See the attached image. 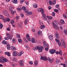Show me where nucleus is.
Segmentation results:
<instances>
[{
  "label": "nucleus",
  "mask_w": 67,
  "mask_h": 67,
  "mask_svg": "<svg viewBox=\"0 0 67 67\" xmlns=\"http://www.w3.org/2000/svg\"><path fill=\"white\" fill-rule=\"evenodd\" d=\"M0 59V63H4L5 62H8V60L7 59L1 57Z\"/></svg>",
  "instance_id": "obj_1"
},
{
  "label": "nucleus",
  "mask_w": 67,
  "mask_h": 67,
  "mask_svg": "<svg viewBox=\"0 0 67 67\" xmlns=\"http://www.w3.org/2000/svg\"><path fill=\"white\" fill-rule=\"evenodd\" d=\"M51 59V58H50L49 57H48L47 58L46 57L42 56L40 58V59H41V60H47V59L48 60H49H49Z\"/></svg>",
  "instance_id": "obj_2"
},
{
  "label": "nucleus",
  "mask_w": 67,
  "mask_h": 67,
  "mask_svg": "<svg viewBox=\"0 0 67 67\" xmlns=\"http://www.w3.org/2000/svg\"><path fill=\"white\" fill-rule=\"evenodd\" d=\"M61 41L63 46L64 47V48H66V46L65 43V41H64V39L63 38L61 39Z\"/></svg>",
  "instance_id": "obj_3"
},
{
  "label": "nucleus",
  "mask_w": 67,
  "mask_h": 67,
  "mask_svg": "<svg viewBox=\"0 0 67 67\" xmlns=\"http://www.w3.org/2000/svg\"><path fill=\"white\" fill-rule=\"evenodd\" d=\"M19 63L20 65L21 66H24V60H23L20 61L19 62Z\"/></svg>",
  "instance_id": "obj_4"
},
{
  "label": "nucleus",
  "mask_w": 67,
  "mask_h": 67,
  "mask_svg": "<svg viewBox=\"0 0 67 67\" xmlns=\"http://www.w3.org/2000/svg\"><path fill=\"white\" fill-rule=\"evenodd\" d=\"M55 40L56 42H57L58 46H62V44L61 42L60 41H59V40H57V38H56L55 39Z\"/></svg>",
  "instance_id": "obj_5"
},
{
  "label": "nucleus",
  "mask_w": 67,
  "mask_h": 67,
  "mask_svg": "<svg viewBox=\"0 0 67 67\" xmlns=\"http://www.w3.org/2000/svg\"><path fill=\"white\" fill-rule=\"evenodd\" d=\"M3 13L5 15L7 16H9V14L8 12L6 10H4Z\"/></svg>",
  "instance_id": "obj_6"
},
{
  "label": "nucleus",
  "mask_w": 67,
  "mask_h": 67,
  "mask_svg": "<svg viewBox=\"0 0 67 67\" xmlns=\"http://www.w3.org/2000/svg\"><path fill=\"white\" fill-rule=\"evenodd\" d=\"M49 52L51 53V54H53L56 52V50L55 49H52L50 50L49 51Z\"/></svg>",
  "instance_id": "obj_7"
},
{
  "label": "nucleus",
  "mask_w": 67,
  "mask_h": 67,
  "mask_svg": "<svg viewBox=\"0 0 67 67\" xmlns=\"http://www.w3.org/2000/svg\"><path fill=\"white\" fill-rule=\"evenodd\" d=\"M59 53L60 54L61 56L62 55V51H61L60 50H59V53L57 51L55 52V54L57 55H58Z\"/></svg>",
  "instance_id": "obj_8"
},
{
  "label": "nucleus",
  "mask_w": 67,
  "mask_h": 67,
  "mask_svg": "<svg viewBox=\"0 0 67 67\" xmlns=\"http://www.w3.org/2000/svg\"><path fill=\"white\" fill-rule=\"evenodd\" d=\"M10 49L12 51H14V50H16V48L14 46H12L10 47Z\"/></svg>",
  "instance_id": "obj_9"
},
{
  "label": "nucleus",
  "mask_w": 67,
  "mask_h": 67,
  "mask_svg": "<svg viewBox=\"0 0 67 67\" xmlns=\"http://www.w3.org/2000/svg\"><path fill=\"white\" fill-rule=\"evenodd\" d=\"M55 35L56 38L58 39H59V35H58L57 33H56L55 34Z\"/></svg>",
  "instance_id": "obj_10"
},
{
  "label": "nucleus",
  "mask_w": 67,
  "mask_h": 67,
  "mask_svg": "<svg viewBox=\"0 0 67 67\" xmlns=\"http://www.w3.org/2000/svg\"><path fill=\"white\" fill-rule=\"evenodd\" d=\"M53 36L52 35H50L49 36V38L50 40H53Z\"/></svg>",
  "instance_id": "obj_11"
},
{
  "label": "nucleus",
  "mask_w": 67,
  "mask_h": 67,
  "mask_svg": "<svg viewBox=\"0 0 67 67\" xmlns=\"http://www.w3.org/2000/svg\"><path fill=\"white\" fill-rule=\"evenodd\" d=\"M12 35L11 34H9V36H8V38H9V39H10V40H11L12 38Z\"/></svg>",
  "instance_id": "obj_12"
},
{
  "label": "nucleus",
  "mask_w": 67,
  "mask_h": 67,
  "mask_svg": "<svg viewBox=\"0 0 67 67\" xmlns=\"http://www.w3.org/2000/svg\"><path fill=\"white\" fill-rule=\"evenodd\" d=\"M33 13L32 12H28V13H26V14L27 15H32Z\"/></svg>",
  "instance_id": "obj_13"
},
{
  "label": "nucleus",
  "mask_w": 67,
  "mask_h": 67,
  "mask_svg": "<svg viewBox=\"0 0 67 67\" xmlns=\"http://www.w3.org/2000/svg\"><path fill=\"white\" fill-rule=\"evenodd\" d=\"M13 55L14 56H16L17 55V52L15 51H14L13 53Z\"/></svg>",
  "instance_id": "obj_14"
},
{
  "label": "nucleus",
  "mask_w": 67,
  "mask_h": 67,
  "mask_svg": "<svg viewBox=\"0 0 67 67\" xmlns=\"http://www.w3.org/2000/svg\"><path fill=\"white\" fill-rule=\"evenodd\" d=\"M29 21L28 20V19H26L25 21L24 24L25 25H26L27 24V22Z\"/></svg>",
  "instance_id": "obj_15"
},
{
  "label": "nucleus",
  "mask_w": 67,
  "mask_h": 67,
  "mask_svg": "<svg viewBox=\"0 0 67 67\" xmlns=\"http://www.w3.org/2000/svg\"><path fill=\"white\" fill-rule=\"evenodd\" d=\"M7 47L8 49H10V44H8L7 45Z\"/></svg>",
  "instance_id": "obj_16"
},
{
  "label": "nucleus",
  "mask_w": 67,
  "mask_h": 67,
  "mask_svg": "<svg viewBox=\"0 0 67 67\" xmlns=\"http://www.w3.org/2000/svg\"><path fill=\"white\" fill-rule=\"evenodd\" d=\"M12 1L14 3H16L18 1L17 0H12Z\"/></svg>",
  "instance_id": "obj_17"
},
{
  "label": "nucleus",
  "mask_w": 67,
  "mask_h": 67,
  "mask_svg": "<svg viewBox=\"0 0 67 67\" xmlns=\"http://www.w3.org/2000/svg\"><path fill=\"white\" fill-rule=\"evenodd\" d=\"M5 54L6 55H7L8 56H10V53L9 52H5Z\"/></svg>",
  "instance_id": "obj_18"
},
{
  "label": "nucleus",
  "mask_w": 67,
  "mask_h": 67,
  "mask_svg": "<svg viewBox=\"0 0 67 67\" xmlns=\"http://www.w3.org/2000/svg\"><path fill=\"white\" fill-rule=\"evenodd\" d=\"M45 28V26L44 25H42L40 27V29H44Z\"/></svg>",
  "instance_id": "obj_19"
},
{
  "label": "nucleus",
  "mask_w": 67,
  "mask_h": 67,
  "mask_svg": "<svg viewBox=\"0 0 67 67\" xmlns=\"http://www.w3.org/2000/svg\"><path fill=\"white\" fill-rule=\"evenodd\" d=\"M34 64L35 65H38V61L36 60L34 62Z\"/></svg>",
  "instance_id": "obj_20"
},
{
  "label": "nucleus",
  "mask_w": 67,
  "mask_h": 67,
  "mask_svg": "<svg viewBox=\"0 0 67 67\" xmlns=\"http://www.w3.org/2000/svg\"><path fill=\"white\" fill-rule=\"evenodd\" d=\"M11 13L12 15H14V13H16V11L12 10L11 11Z\"/></svg>",
  "instance_id": "obj_21"
},
{
  "label": "nucleus",
  "mask_w": 67,
  "mask_h": 67,
  "mask_svg": "<svg viewBox=\"0 0 67 67\" xmlns=\"http://www.w3.org/2000/svg\"><path fill=\"white\" fill-rule=\"evenodd\" d=\"M31 42L32 43H35V39L34 38H31Z\"/></svg>",
  "instance_id": "obj_22"
},
{
  "label": "nucleus",
  "mask_w": 67,
  "mask_h": 67,
  "mask_svg": "<svg viewBox=\"0 0 67 67\" xmlns=\"http://www.w3.org/2000/svg\"><path fill=\"white\" fill-rule=\"evenodd\" d=\"M33 7H34V8H36L37 7V4H34Z\"/></svg>",
  "instance_id": "obj_23"
},
{
  "label": "nucleus",
  "mask_w": 67,
  "mask_h": 67,
  "mask_svg": "<svg viewBox=\"0 0 67 67\" xmlns=\"http://www.w3.org/2000/svg\"><path fill=\"white\" fill-rule=\"evenodd\" d=\"M18 41L19 43H20L22 42V40L21 39H18Z\"/></svg>",
  "instance_id": "obj_24"
},
{
  "label": "nucleus",
  "mask_w": 67,
  "mask_h": 67,
  "mask_svg": "<svg viewBox=\"0 0 67 67\" xmlns=\"http://www.w3.org/2000/svg\"><path fill=\"white\" fill-rule=\"evenodd\" d=\"M60 22L61 23H62V24H64L65 23V21H64V20L63 19L61 20Z\"/></svg>",
  "instance_id": "obj_25"
},
{
  "label": "nucleus",
  "mask_w": 67,
  "mask_h": 67,
  "mask_svg": "<svg viewBox=\"0 0 67 67\" xmlns=\"http://www.w3.org/2000/svg\"><path fill=\"white\" fill-rule=\"evenodd\" d=\"M54 28L55 29H57V30H58V26H57L56 25H55L54 26Z\"/></svg>",
  "instance_id": "obj_26"
},
{
  "label": "nucleus",
  "mask_w": 67,
  "mask_h": 67,
  "mask_svg": "<svg viewBox=\"0 0 67 67\" xmlns=\"http://www.w3.org/2000/svg\"><path fill=\"white\" fill-rule=\"evenodd\" d=\"M40 12H41V13H44V10L42 8H41V10H40Z\"/></svg>",
  "instance_id": "obj_27"
},
{
  "label": "nucleus",
  "mask_w": 67,
  "mask_h": 67,
  "mask_svg": "<svg viewBox=\"0 0 67 67\" xmlns=\"http://www.w3.org/2000/svg\"><path fill=\"white\" fill-rule=\"evenodd\" d=\"M0 19H4V17L3 15H0Z\"/></svg>",
  "instance_id": "obj_28"
},
{
  "label": "nucleus",
  "mask_w": 67,
  "mask_h": 67,
  "mask_svg": "<svg viewBox=\"0 0 67 67\" xmlns=\"http://www.w3.org/2000/svg\"><path fill=\"white\" fill-rule=\"evenodd\" d=\"M24 41L26 42L27 43V42H28V38H25L24 39Z\"/></svg>",
  "instance_id": "obj_29"
},
{
  "label": "nucleus",
  "mask_w": 67,
  "mask_h": 67,
  "mask_svg": "<svg viewBox=\"0 0 67 67\" xmlns=\"http://www.w3.org/2000/svg\"><path fill=\"white\" fill-rule=\"evenodd\" d=\"M2 43L4 44H7V43H6L5 40H3L2 42Z\"/></svg>",
  "instance_id": "obj_30"
},
{
  "label": "nucleus",
  "mask_w": 67,
  "mask_h": 67,
  "mask_svg": "<svg viewBox=\"0 0 67 67\" xmlns=\"http://www.w3.org/2000/svg\"><path fill=\"white\" fill-rule=\"evenodd\" d=\"M56 63L57 64H58L59 63V60L58 59H57L56 60Z\"/></svg>",
  "instance_id": "obj_31"
},
{
  "label": "nucleus",
  "mask_w": 67,
  "mask_h": 67,
  "mask_svg": "<svg viewBox=\"0 0 67 67\" xmlns=\"http://www.w3.org/2000/svg\"><path fill=\"white\" fill-rule=\"evenodd\" d=\"M53 5H55L56 4V0H53Z\"/></svg>",
  "instance_id": "obj_32"
},
{
  "label": "nucleus",
  "mask_w": 67,
  "mask_h": 67,
  "mask_svg": "<svg viewBox=\"0 0 67 67\" xmlns=\"http://www.w3.org/2000/svg\"><path fill=\"white\" fill-rule=\"evenodd\" d=\"M4 39L5 40H9V38H8V36H6L4 37Z\"/></svg>",
  "instance_id": "obj_33"
},
{
  "label": "nucleus",
  "mask_w": 67,
  "mask_h": 67,
  "mask_svg": "<svg viewBox=\"0 0 67 67\" xmlns=\"http://www.w3.org/2000/svg\"><path fill=\"white\" fill-rule=\"evenodd\" d=\"M26 37H27V38H29V39H30V36L28 34H27V36H26Z\"/></svg>",
  "instance_id": "obj_34"
},
{
  "label": "nucleus",
  "mask_w": 67,
  "mask_h": 67,
  "mask_svg": "<svg viewBox=\"0 0 67 67\" xmlns=\"http://www.w3.org/2000/svg\"><path fill=\"white\" fill-rule=\"evenodd\" d=\"M64 34H65L67 35V31H66V30H64Z\"/></svg>",
  "instance_id": "obj_35"
},
{
  "label": "nucleus",
  "mask_w": 67,
  "mask_h": 67,
  "mask_svg": "<svg viewBox=\"0 0 67 67\" xmlns=\"http://www.w3.org/2000/svg\"><path fill=\"white\" fill-rule=\"evenodd\" d=\"M3 27V25L2 24H0V29H2Z\"/></svg>",
  "instance_id": "obj_36"
},
{
  "label": "nucleus",
  "mask_w": 67,
  "mask_h": 67,
  "mask_svg": "<svg viewBox=\"0 0 67 67\" xmlns=\"http://www.w3.org/2000/svg\"><path fill=\"white\" fill-rule=\"evenodd\" d=\"M35 48L36 49H38V50H39V49H40V47H38V46H36L35 47Z\"/></svg>",
  "instance_id": "obj_37"
},
{
  "label": "nucleus",
  "mask_w": 67,
  "mask_h": 67,
  "mask_svg": "<svg viewBox=\"0 0 67 67\" xmlns=\"http://www.w3.org/2000/svg\"><path fill=\"white\" fill-rule=\"evenodd\" d=\"M22 9L23 10H26V8L25 6H23L22 7Z\"/></svg>",
  "instance_id": "obj_38"
},
{
  "label": "nucleus",
  "mask_w": 67,
  "mask_h": 67,
  "mask_svg": "<svg viewBox=\"0 0 67 67\" xmlns=\"http://www.w3.org/2000/svg\"><path fill=\"white\" fill-rule=\"evenodd\" d=\"M42 15H43V17L45 19H46V15L44 14H42Z\"/></svg>",
  "instance_id": "obj_39"
},
{
  "label": "nucleus",
  "mask_w": 67,
  "mask_h": 67,
  "mask_svg": "<svg viewBox=\"0 0 67 67\" xmlns=\"http://www.w3.org/2000/svg\"><path fill=\"white\" fill-rule=\"evenodd\" d=\"M52 1H50L49 2V3L50 5H52L53 4L52 3Z\"/></svg>",
  "instance_id": "obj_40"
},
{
  "label": "nucleus",
  "mask_w": 67,
  "mask_h": 67,
  "mask_svg": "<svg viewBox=\"0 0 67 67\" xmlns=\"http://www.w3.org/2000/svg\"><path fill=\"white\" fill-rule=\"evenodd\" d=\"M14 20H12L10 21V23L11 24H14Z\"/></svg>",
  "instance_id": "obj_41"
},
{
  "label": "nucleus",
  "mask_w": 67,
  "mask_h": 67,
  "mask_svg": "<svg viewBox=\"0 0 67 67\" xmlns=\"http://www.w3.org/2000/svg\"><path fill=\"white\" fill-rule=\"evenodd\" d=\"M63 15L64 18H65V19H66L67 18V16H66V15L65 14H64Z\"/></svg>",
  "instance_id": "obj_42"
},
{
  "label": "nucleus",
  "mask_w": 67,
  "mask_h": 67,
  "mask_svg": "<svg viewBox=\"0 0 67 67\" xmlns=\"http://www.w3.org/2000/svg\"><path fill=\"white\" fill-rule=\"evenodd\" d=\"M53 61H54V60L53 59H50L49 60V62L50 63H53Z\"/></svg>",
  "instance_id": "obj_43"
},
{
  "label": "nucleus",
  "mask_w": 67,
  "mask_h": 67,
  "mask_svg": "<svg viewBox=\"0 0 67 67\" xmlns=\"http://www.w3.org/2000/svg\"><path fill=\"white\" fill-rule=\"evenodd\" d=\"M7 19V22H9L10 21V19L9 18H8Z\"/></svg>",
  "instance_id": "obj_44"
},
{
  "label": "nucleus",
  "mask_w": 67,
  "mask_h": 67,
  "mask_svg": "<svg viewBox=\"0 0 67 67\" xmlns=\"http://www.w3.org/2000/svg\"><path fill=\"white\" fill-rule=\"evenodd\" d=\"M44 49V47H43L42 46H41L40 47V49Z\"/></svg>",
  "instance_id": "obj_45"
},
{
  "label": "nucleus",
  "mask_w": 67,
  "mask_h": 67,
  "mask_svg": "<svg viewBox=\"0 0 67 67\" xmlns=\"http://www.w3.org/2000/svg\"><path fill=\"white\" fill-rule=\"evenodd\" d=\"M48 19L50 20H52V19H53V17L51 16H50L48 17Z\"/></svg>",
  "instance_id": "obj_46"
},
{
  "label": "nucleus",
  "mask_w": 67,
  "mask_h": 67,
  "mask_svg": "<svg viewBox=\"0 0 67 67\" xmlns=\"http://www.w3.org/2000/svg\"><path fill=\"white\" fill-rule=\"evenodd\" d=\"M38 34L39 35H41V31H38Z\"/></svg>",
  "instance_id": "obj_47"
},
{
  "label": "nucleus",
  "mask_w": 67,
  "mask_h": 67,
  "mask_svg": "<svg viewBox=\"0 0 67 67\" xmlns=\"http://www.w3.org/2000/svg\"><path fill=\"white\" fill-rule=\"evenodd\" d=\"M20 16L21 18H23L24 16V14L22 13H21L20 14Z\"/></svg>",
  "instance_id": "obj_48"
},
{
  "label": "nucleus",
  "mask_w": 67,
  "mask_h": 67,
  "mask_svg": "<svg viewBox=\"0 0 67 67\" xmlns=\"http://www.w3.org/2000/svg\"><path fill=\"white\" fill-rule=\"evenodd\" d=\"M17 38H20V35L19 34L17 35Z\"/></svg>",
  "instance_id": "obj_49"
},
{
  "label": "nucleus",
  "mask_w": 67,
  "mask_h": 67,
  "mask_svg": "<svg viewBox=\"0 0 67 67\" xmlns=\"http://www.w3.org/2000/svg\"><path fill=\"white\" fill-rule=\"evenodd\" d=\"M54 12H58V9H54Z\"/></svg>",
  "instance_id": "obj_50"
},
{
  "label": "nucleus",
  "mask_w": 67,
  "mask_h": 67,
  "mask_svg": "<svg viewBox=\"0 0 67 67\" xmlns=\"http://www.w3.org/2000/svg\"><path fill=\"white\" fill-rule=\"evenodd\" d=\"M27 11L28 10L27 9H25L24 10V12L25 13H28V12H27Z\"/></svg>",
  "instance_id": "obj_51"
},
{
  "label": "nucleus",
  "mask_w": 67,
  "mask_h": 67,
  "mask_svg": "<svg viewBox=\"0 0 67 67\" xmlns=\"http://www.w3.org/2000/svg\"><path fill=\"white\" fill-rule=\"evenodd\" d=\"M32 32H35V29H34V28H32Z\"/></svg>",
  "instance_id": "obj_52"
},
{
  "label": "nucleus",
  "mask_w": 67,
  "mask_h": 67,
  "mask_svg": "<svg viewBox=\"0 0 67 67\" xmlns=\"http://www.w3.org/2000/svg\"><path fill=\"white\" fill-rule=\"evenodd\" d=\"M52 14L53 15V16H55V12H53Z\"/></svg>",
  "instance_id": "obj_53"
},
{
  "label": "nucleus",
  "mask_w": 67,
  "mask_h": 67,
  "mask_svg": "<svg viewBox=\"0 0 67 67\" xmlns=\"http://www.w3.org/2000/svg\"><path fill=\"white\" fill-rule=\"evenodd\" d=\"M12 41L13 43H15V40L14 39V38H13V39Z\"/></svg>",
  "instance_id": "obj_54"
},
{
  "label": "nucleus",
  "mask_w": 67,
  "mask_h": 67,
  "mask_svg": "<svg viewBox=\"0 0 67 67\" xmlns=\"http://www.w3.org/2000/svg\"><path fill=\"white\" fill-rule=\"evenodd\" d=\"M29 64H30V65H32L33 64V62L32 61H30L29 62Z\"/></svg>",
  "instance_id": "obj_55"
},
{
  "label": "nucleus",
  "mask_w": 67,
  "mask_h": 67,
  "mask_svg": "<svg viewBox=\"0 0 67 67\" xmlns=\"http://www.w3.org/2000/svg\"><path fill=\"white\" fill-rule=\"evenodd\" d=\"M41 8H39L38 9H37L38 11L40 12H41Z\"/></svg>",
  "instance_id": "obj_56"
},
{
  "label": "nucleus",
  "mask_w": 67,
  "mask_h": 67,
  "mask_svg": "<svg viewBox=\"0 0 67 67\" xmlns=\"http://www.w3.org/2000/svg\"><path fill=\"white\" fill-rule=\"evenodd\" d=\"M22 55L21 54V53L19 52L18 54V56H21Z\"/></svg>",
  "instance_id": "obj_57"
},
{
  "label": "nucleus",
  "mask_w": 67,
  "mask_h": 67,
  "mask_svg": "<svg viewBox=\"0 0 67 67\" xmlns=\"http://www.w3.org/2000/svg\"><path fill=\"white\" fill-rule=\"evenodd\" d=\"M56 8H59V5H55V6Z\"/></svg>",
  "instance_id": "obj_58"
},
{
  "label": "nucleus",
  "mask_w": 67,
  "mask_h": 67,
  "mask_svg": "<svg viewBox=\"0 0 67 67\" xmlns=\"http://www.w3.org/2000/svg\"><path fill=\"white\" fill-rule=\"evenodd\" d=\"M25 48H28L29 46H28L27 45H25Z\"/></svg>",
  "instance_id": "obj_59"
},
{
  "label": "nucleus",
  "mask_w": 67,
  "mask_h": 67,
  "mask_svg": "<svg viewBox=\"0 0 67 67\" xmlns=\"http://www.w3.org/2000/svg\"><path fill=\"white\" fill-rule=\"evenodd\" d=\"M39 23L40 24H41V25H42V22L41 21H39Z\"/></svg>",
  "instance_id": "obj_60"
},
{
  "label": "nucleus",
  "mask_w": 67,
  "mask_h": 67,
  "mask_svg": "<svg viewBox=\"0 0 67 67\" xmlns=\"http://www.w3.org/2000/svg\"><path fill=\"white\" fill-rule=\"evenodd\" d=\"M17 10H18L19 11H21V10H22V9H21L20 8H17Z\"/></svg>",
  "instance_id": "obj_61"
},
{
  "label": "nucleus",
  "mask_w": 67,
  "mask_h": 67,
  "mask_svg": "<svg viewBox=\"0 0 67 67\" xmlns=\"http://www.w3.org/2000/svg\"><path fill=\"white\" fill-rule=\"evenodd\" d=\"M25 1V0H21L20 2L23 3V2H24Z\"/></svg>",
  "instance_id": "obj_62"
},
{
  "label": "nucleus",
  "mask_w": 67,
  "mask_h": 67,
  "mask_svg": "<svg viewBox=\"0 0 67 67\" xmlns=\"http://www.w3.org/2000/svg\"><path fill=\"white\" fill-rule=\"evenodd\" d=\"M45 50L46 51L48 50V48H45Z\"/></svg>",
  "instance_id": "obj_63"
},
{
  "label": "nucleus",
  "mask_w": 67,
  "mask_h": 67,
  "mask_svg": "<svg viewBox=\"0 0 67 67\" xmlns=\"http://www.w3.org/2000/svg\"><path fill=\"white\" fill-rule=\"evenodd\" d=\"M3 21L4 22H6L7 21V19H4Z\"/></svg>",
  "instance_id": "obj_64"
}]
</instances>
